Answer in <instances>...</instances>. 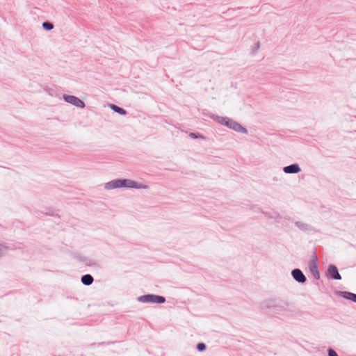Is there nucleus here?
<instances>
[{
  "mask_svg": "<svg viewBox=\"0 0 356 356\" xmlns=\"http://www.w3.org/2000/svg\"><path fill=\"white\" fill-rule=\"evenodd\" d=\"M261 309L263 310H270L273 312L280 313L289 310V303L280 298L267 299L262 301L260 304Z\"/></svg>",
  "mask_w": 356,
  "mask_h": 356,
  "instance_id": "f257e3e1",
  "label": "nucleus"
},
{
  "mask_svg": "<svg viewBox=\"0 0 356 356\" xmlns=\"http://www.w3.org/2000/svg\"><path fill=\"white\" fill-rule=\"evenodd\" d=\"M137 300L140 302L156 304H163L166 301L164 296L150 293L138 296Z\"/></svg>",
  "mask_w": 356,
  "mask_h": 356,
  "instance_id": "f03ea898",
  "label": "nucleus"
},
{
  "mask_svg": "<svg viewBox=\"0 0 356 356\" xmlns=\"http://www.w3.org/2000/svg\"><path fill=\"white\" fill-rule=\"evenodd\" d=\"M119 180V188H136V189H147L149 186L143 183H138L131 179H118Z\"/></svg>",
  "mask_w": 356,
  "mask_h": 356,
  "instance_id": "7ed1b4c3",
  "label": "nucleus"
},
{
  "mask_svg": "<svg viewBox=\"0 0 356 356\" xmlns=\"http://www.w3.org/2000/svg\"><path fill=\"white\" fill-rule=\"evenodd\" d=\"M65 102L71 104L78 108H83L86 107V104L83 100L79 97L72 95H63V96Z\"/></svg>",
  "mask_w": 356,
  "mask_h": 356,
  "instance_id": "20e7f679",
  "label": "nucleus"
},
{
  "mask_svg": "<svg viewBox=\"0 0 356 356\" xmlns=\"http://www.w3.org/2000/svg\"><path fill=\"white\" fill-rule=\"evenodd\" d=\"M225 127H227L231 129H233L234 131H235L236 132L248 134V130L245 127H243L241 124H239L236 121H235L229 118H228V120L227 121Z\"/></svg>",
  "mask_w": 356,
  "mask_h": 356,
  "instance_id": "39448f33",
  "label": "nucleus"
},
{
  "mask_svg": "<svg viewBox=\"0 0 356 356\" xmlns=\"http://www.w3.org/2000/svg\"><path fill=\"white\" fill-rule=\"evenodd\" d=\"M326 276L328 279L333 280H341V276L339 273L337 267L334 264H330L326 271Z\"/></svg>",
  "mask_w": 356,
  "mask_h": 356,
  "instance_id": "423d86ee",
  "label": "nucleus"
},
{
  "mask_svg": "<svg viewBox=\"0 0 356 356\" xmlns=\"http://www.w3.org/2000/svg\"><path fill=\"white\" fill-rule=\"evenodd\" d=\"M293 279L299 284H305L307 282V277L300 268H294L291 270Z\"/></svg>",
  "mask_w": 356,
  "mask_h": 356,
  "instance_id": "0eeeda50",
  "label": "nucleus"
},
{
  "mask_svg": "<svg viewBox=\"0 0 356 356\" xmlns=\"http://www.w3.org/2000/svg\"><path fill=\"white\" fill-rule=\"evenodd\" d=\"M283 171L286 174H297L301 172V168L299 165V164L295 163H292L291 165L284 166L283 168Z\"/></svg>",
  "mask_w": 356,
  "mask_h": 356,
  "instance_id": "6e6552de",
  "label": "nucleus"
},
{
  "mask_svg": "<svg viewBox=\"0 0 356 356\" xmlns=\"http://www.w3.org/2000/svg\"><path fill=\"white\" fill-rule=\"evenodd\" d=\"M336 294L344 299L356 303V294L350 291H337Z\"/></svg>",
  "mask_w": 356,
  "mask_h": 356,
  "instance_id": "1a4fd4ad",
  "label": "nucleus"
},
{
  "mask_svg": "<svg viewBox=\"0 0 356 356\" xmlns=\"http://www.w3.org/2000/svg\"><path fill=\"white\" fill-rule=\"evenodd\" d=\"M203 114L204 115H206V116L213 119L216 122H218V123H219L220 124H222L224 126H225V124L227 123V120L229 118L227 117L219 116L218 115L213 114V113H206L204 112Z\"/></svg>",
  "mask_w": 356,
  "mask_h": 356,
  "instance_id": "9d476101",
  "label": "nucleus"
},
{
  "mask_svg": "<svg viewBox=\"0 0 356 356\" xmlns=\"http://www.w3.org/2000/svg\"><path fill=\"white\" fill-rule=\"evenodd\" d=\"M203 114L204 115H206V116L213 119L216 122H218V123H219L220 124H222L224 126H225V124L227 123V120L229 118L227 117L219 116L218 115L213 114V113H206L204 112Z\"/></svg>",
  "mask_w": 356,
  "mask_h": 356,
  "instance_id": "9b49d317",
  "label": "nucleus"
},
{
  "mask_svg": "<svg viewBox=\"0 0 356 356\" xmlns=\"http://www.w3.org/2000/svg\"><path fill=\"white\" fill-rule=\"evenodd\" d=\"M295 225L297 227L303 232H310L314 230L312 225L301 221H296Z\"/></svg>",
  "mask_w": 356,
  "mask_h": 356,
  "instance_id": "f8f14e48",
  "label": "nucleus"
},
{
  "mask_svg": "<svg viewBox=\"0 0 356 356\" xmlns=\"http://www.w3.org/2000/svg\"><path fill=\"white\" fill-rule=\"evenodd\" d=\"M81 283L86 286L91 285L94 282V278L90 274H85L81 277Z\"/></svg>",
  "mask_w": 356,
  "mask_h": 356,
  "instance_id": "ddd939ff",
  "label": "nucleus"
},
{
  "mask_svg": "<svg viewBox=\"0 0 356 356\" xmlns=\"http://www.w3.org/2000/svg\"><path fill=\"white\" fill-rule=\"evenodd\" d=\"M104 188L106 190H112L119 188V180L118 179H113L105 184Z\"/></svg>",
  "mask_w": 356,
  "mask_h": 356,
  "instance_id": "4468645a",
  "label": "nucleus"
},
{
  "mask_svg": "<svg viewBox=\"0 0 356 356\" xmlns=\"http://www.w3.org/2000/svg\"><path fill=\"white\" fill-rule=\"evenodd\" d=\"M79 260L88 266H97V264L87 257H79Z\"/></svg>",
  "mask_w": 356,
  "mask_h": 356,
  "instance_id": "2eb2a0df",
  "label": "nucleus"
},
{
  "mask_svg": "<svg viewBox=\"0 0 356 356\" xmlns=\"http://www.w3.org/2000/svg\"><path fill=\"white\" fill-rule=\"evenodd\" d=\"M110 108L114 112H115V113H118V114H120L121 115H125L127 113V111L124 108H123L122 107H120V106H117L115 104H111L110 105Z\"/></svg>",
  "mask_w": 356,
  "mask_h": 356,
  "instance_id": "dca6fc26",
  "label": "nucleus"
},
{
  "mask_svg": "<svg viewBox=\"0 0 356 356\" xmlns=\"http://www.w3.org/2000/svg\"><path fill=\"white\" fill-rule=\"evenodd\" d=\"M318 257L316 254V252H314L312 260L309 263V268L310 269V268H318Z\"/></svg>",
  "mask_w": 356,
  "mask_h": 356,
  "instance_id": "f3484780",
  "label": "nucleus"
},
{
  "mask_svg": "<svg viewBox=\"0 0 356 356\" xmlns=\"http://www.w3.org/2000/svg\"><path fill=\"white\" fill-rule=\"evenodd\" d=\"M309 271L312 273V275H313L314 279H316V280L320 279V273H319L318 267L310 268Z\"/></svg>",
  "mask_w": 356,
  "mask_h": 356,
  "instance_id": "a211bd4d",
  "label": "nucleus"
},
{
  "mask_svg": "<svg viewBox=\"0 0 356 356\" xmlns=\"http://www.w3.org/2000/svg\"><path fill=\"white\" fill-rule=\"evenodd\" d=\"M42 26L46 31H51L54 29V24L49 21L44 22Z\"/></svg>",
  "mask_w": 356,
  "mask_h": 356,
  "instance_id": "6ab92c4d",
  "label": "nucleus"
},
{
  "mask_svg": "<svg viewBox=\"0 0 356 356\" xmlns=\"http://www.w3.org/2000/svg\"><path fill=\"white\" fill-rule=\"evenodd\" d=\"M189 136L193 139H197V138L205 139V137L202 134H201L200 133H198V132H191L189 134Z\"/></svg>",
  "mask_w": 356,
  "mask_h": 356,
  "instance_id": "aec40b11",
  "label": "nucleus"
},
{
  "mask_svg": "<svg viewBox=\"0 0 356 356\" xmlns=\"http://www.w3.org/2000/svg\"><path fill=\"white\" fill-rule=\"evenodd\" d=\"M8 248L3 244L0 243V258L5 256L8 252Z\"/></svg>",
  "mask_w": 356,
  "mask_h": 356,
  "instance_id": "412c9836",
  "label": "nucleus"
},
{
  "mask_svg": "<svg viewBox=\"0 0 356 356\" xmlns=\"http://www.w3.org/2000/svg\"><path fill=\"white\" fill-rule=\"evenodd\" d=\"M196 348L199 352H203L207 349V345L203 342H200L197 344Z\"/></svg>",
  "mask_w": 356,
  "mask_h": 356,
  "instance_id": "4be33fe9",
  "label": "nucleus"
},
{
  "mask_svg": "<svg viewBox=\"0 0 356 356\" xmlns=\"http://www.w3.org/2000/svg\"><path fill=\"white\" fill-rule=\"evenodd\" d=\"M327 353L328 356H339L337 352L331 348H329V349L327 350Z\"/></svg>",
  "mask_w": 356,
  "mask_h": 356,
  "instance_id": "5701e85b",
  "label": "nucleus"
},
{
  "mask_svg": "<svg viewBox=\"0 0 356 356\" xmlns=\"http://www.w3.org/2000/svg\"><path fill=\"white\" fill-rule=\"evenodd\" d=\"M259 47H260V43H259V42H258L254 44V47L252 49V52L253 53L256 52L259 49Z\"/></svg>",
  "mask_w": 356,
  "mask_h": 356,
  "instance_id": "b1692460",
  "label": "nucleus"
},
{
  "mask_svg": "<svg viewBox=\"0 0 356 356\" xmlns=\"http://www.w3.org/2000/svg\"><path fill=\"white\" fill-rule=\"evenodd\" d=\"M46 215H49V216H55L54 213H46Z\"/></svg>",
  "mask_w": 356,
  "mask_h": 356,
  "instance_id": "393cba45",
  "label": "nucleus"
},
{
  "mask_svg": "<svg viewBox=\"0 0 356 356\" xmlns=\"http://www.w3.org/2000/svg\"><path fill=\"white\" fill-rule=\"evenodd\" d=\"M273 180H275V181H277V179L276 177H274V178H273Z\"/></svg>",
  "mask_w": 356,
  "mask_h": 356,
  "instance_id": "a878e982",
  "label": "nucleus"
}]
</instances>
